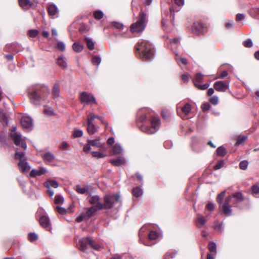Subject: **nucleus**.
Wrapping results in <instances>:
<instances>
[{
  "instance_id": "603ef678",
  "label": "nucleus",
  "mask_w": 259,
  "mask_h": 259,
  "mask_svg": "<svg viewBox=\"0 0 259 259\" xmlns=\"http://www.w3.org/2000/svg\"><path fill=\"white\" fill-rule=\"evenodd\" d=\"M216 248L217 246L215 243L214 242H210L208 244V249L209 251L211 252L216 253Z\"/></svg>"
},
{
  "instance_id": "f8f14e48",
  "label": "nucleus",
  "mask_w": 259,
  "mask_h": 259,
  "mask_svg": "<svg viewBox=\"0 0 259 259\" xmlns=\"http://www.w3.org/2000/svg\"><path fill=\"white\" fill-rule=\"evenodd\" d=\"M12 138L14 144L17 145H20L21 144V147L24 149H26L27 145L24 139H22L20 134L17 133H11L10 135Z\"/></svg>"
},
{
  "instance_id": "a18cd8bd",
  "label": "nucleus",
  "mask_w": 259,
  "mask_h": 259,
  "mask_svg": "<svg viewBox=\"0 0 259 259\" xmlns=\"http://www.w3.org/2000/svg\"><path fill=\"white\" fill-rule=\"evenodd\" d=\"M44 113L48 116L53 115L55 113L54 110L51 107H46L44 109Z\"/></svg>"
},
{
  "instance_id": "c756f323",
  "label": "nucleus",
  "mask_w": 259,
  "mask_h": 259,
  "mask_svg": "<svg viewBox=\"0 0 259 259\" xmlns=\"http://www.w3.org/2000/svg\"><path fill=\"white\" fill-rule=\"evenodd\" d=\"M19 3L23 9H25L28 6L31 7L32 6V3L29 0H19Z\"/></svg>"
},
{
  "instance_id": "58836bf2",
  "label": "nucleus",
  "mask_w": 259,
  "mask_h": 259,
  "mask_svg": "<svg viewBox=\"0 0 259 259\" xmlns=\"http://www.w3.org/2000/svg\"><path fill=\"white\" fill-rule=\"evenodd\" d=\"M158 233L155 231H151L149 233V238L151 240H154L158 237Z\"/></svg>"
},
{
  "instance_id": "bf43d9fd",
  "label": "nucleus",
  "mask_w": 259,
  "mask_h": 259,
  "mask_svg": "<svg viewBox=\"0 0 259 259\" xmlns=\"http://www.w3.org/2000/svg\"><path fill=\"white\" fill-rule=\"evenodd\" d=\"M243 46L246 48H250L252 46V42L250 39H248L243 42Z\"/></svg>"
},
{
  "instance_id": "0eeeda50",
  "label": "nucleus",
  "mask_w": 259,
  "mask_h": 259,
  "mask_svg": "<svg viewBox=\"0 0 259 259\" xmlns=\"http://www.w3.org/2000/svg\"><path fill=\"white\" fill-rule=\"evenodd\" d=\"M120 196L117 194L106 195L104 197L103 208L110 209L113 205L119 202Z\"/></svg>"
},
{
  "instance_id": "c03bdc74",
  "label": "nucleus",
  "mask_w": 259,
  "mask_h": 259,
  "mask_svg": "<svg viewBox=\"0 0 259 259\" xmlns=\"http://www.w3.org/2000/svg\"><path fill=\"white\" fill-rule=\"evenodd\" d=\"M92 156L97 158L105 157L106 155L102 152L93 151L92 152Z\"/></svg>"
},
{
  "instance_id": "a211bd4d",
  "label": "nucleus",
  "mask_w": 259,
  "mask_h": 259,
  "mask_svg": "<svg viewBox=\"0 0 259 259\" xmlns=\"http://www.w3.org/2000/svg\"><path fill=\"white\" fill-rule=\"evenodd\" d=\"M47 170L45 167H41L39 169H32L29 174V176L30 177L35 178L37 176H40L44 175L47 172Z\"/></svg>"
},
{
  "instance_id": "49530a36",
  "label": "nucleus",
  "mask_w": 259,
  "mask_h": 259,
  "mask_svg": "<svg viewBox=\"0 0 259 259\" xmlns=\"http://www.w3.org/2000/svg\"><path fill=\"white\" fill-rule=\"evenodd\" d=\"M89 245L95 250H98L101 247V246L96 244L91 238L90 239Z\"/></svg>"
},
{
  "instance_id": "3c124183",
  "label": "nucleus",
  "mask_w": 259,
  "mask_h": 259,
  "mask_svg": "<svg viewBox=\"0 0 259 259\" xmlns=\"http://www.w3.org/2000/svg\"><path fill=\"white\" fill-rule=\"evenodd\" d=\"M248 165V162L246 160L242 161L239 163V167L242 170L247 169Z\"/></svg>"
},
{
  "instance_id": "e2e57ef3",
  "label": "nucleus",
  "mask_w": 259,
  "mask_h": 259,
  "mask_svg": "<svg viewBox=\"0 0 259 259\" xmlns=\"http://www.w3.org/2000/svg\"><path fill=\"white\" fill-rule=\"evenodd\" d=\"M55 209L56 210L61 214H64L66 212V209L61 206H57Z\"/></svg>"
},
{
  "instance_id": "7c9ffc66",
  "label": "nucleus",
  "mask_w": 259,
  "mask_h": 259,
  "mask_svg": "<svg viewBox=\"0 0 259 259\" xmlns=\"http://www.w3.org/2000/svg\"><path fill=\"white\" fill-rule=\"evenodd\" d=\"M45 185L47 188H50L51 187L56 188L58 187L59 185L57 181L55 180H48L45 183Z\"/></svg>"
},
{
  "instance_id": "4468645a",
  "label": "nucleus",
  "mask_w": 259,
  "mask_h": 259,
  "mask_svg": "<svg viewBox=\"0 0 259 259\" xmlns=\"http://www.w3.org/2000/svg\"><path fill=\"white\" fill-rule=\"evenodd\" d=\"M49 15L52 18H55L58 17L59 11L56 5L54 4H49L47 7Z\"/></svg>"
},
{
  "instance_id": "c9c22d12",
  "label": "nucleus",
  "mask_w": 259,
  "mask_h": 259,
  "mask_svg": "<svg viewBox=\"0 0 259 259\" xmlns=\"http://www.w3.org/2000/svg\"><path fill=\"white\" fill-rule=\"evenodd\" d=\"M176 60L180 66L182 64L186 65L188 63L187 59L184 57H176Z\"/></svg>"
},
{
  "instance_id": "e433bc0d",
  "label": "nucleus",
  "mask_w": 259,
  "mask_h": 259,
  "mask_svg": "<svg viewBox=\"0 0 259 259\" xmlns=\"http://www.w3.org/2000/svg\"><path fill=\"white\" fill-rule=\"evenodd\" d=\"M76 191L79 194H84L89 191L87 187H81L79 185L76 186Z\"/></svg>"
},
{
  "instance_id": "5701e85b",
  "label": "nucleus",
  "mask_w": 259,
  "mask_h": 259,
  "mask_svg": "<svg viewBox=\"0 0 259 259\" xmlns=\"http://www.w3.org/2000/svg\"><path fill=\"white\" fill-rule=\"evenodd\" d=\"M98 126L94 123H88V132L89 134L92 135L98 131Z\"/></svg>"
},
{
  "instance_id": "6ab92c4d",
  "label": "nucleus",
  "mask_w": 259,
  "mask_h": 259,
  "mask_svg": "<svg viewBox=\"0 0 259 259\" xmlns=\"http://www.w3.org/2000/svg\"><path fill=\"white\" fill-rule=\"evenodd\" d=\"M206 223V220L205 217L202 215L198 214L195 221L196 226L199 228L203 227Z\"/></svg>"
},
{
  "instance_id": "cd10ccee",
  "label": "nucleus",
  "mask_w": 259,
  "mask_h": 259,
  "mask_svg": "<svg viewBox=\"0 0 259 259\" xmlns=\"http://www.w3.org/2000/svg\"><path fill=\"white\" fill-rule=\"evenodd\" d=\"M154 115L149 113L147 114H143L139 118L138 121L139 122H141L143 123V124H146V122L147 120H149L150 119V117L151 116H153Z\"/></svg>"
},
{
  "instance_id": "6e6552de",
  "label": "nucleus",
  "mask_w": 259,
  "mask_h": 259,
  "mask_svg": "<svg viewBox=\"0 0 259 259\" xmlns=\"http://www.w3.org/2000/svg\"><path fill=\"white\" fill-rule=\"evenodd\" d=\"M80 101L81 103L86 105L96 104L97 102L95 97L91 93L83 92L80 94Z\"/></svg>"
},
{
  "instance_id": "39448f33",
  "label": "nucleus",
  "mask_w": 259,
  "mask_h": 259,
  "mask_svg": "<svg viewBox=\"0 0 259 259\" xmlns=\"http://www.w3.org/2000/svg\"><path fill=\"white\" fill-rule=\"evenodd\" d=\"M139 19L135 23L132 24L130 27L131 31L132 33H140L145 29L146 24V15L144 12L139 14Z\"/></svg>"
},
{
  "instance_id": "09e8293b",
  "label": "nucleus",
  "mask_w": 259,
  "mask_h": 259,
  "mask_svg": "<svg viewBox=\"0 0 259 259\" xmlns=\"http://www.w3.org/2000/svg\"><path fill=\"white\" fill-rule=\"evenodd\" d=\"M111 25L114 28L119 30H122L123 28V25L122 23L117 22H112Z\"/></svg>"
},
{
  "instance_id": "423d86ee",
  "label": "nucleus",
  "mask_w": 259,
  "mask_h": 259,
  "mask_svg": "<svg viewBox=\"0 0 259 259\" xmlns=\"http://www.w3.org/2000/svg\"><path fill=\"white\" fill-rule=\"evenodd\" d=\"M25 154L24 152H16L15 153V158L19 159V162L18 163V167L19 170L22 172H25L28 171L30 167L29 166L28 162L24 157Z\"/></svg>"
},
{
  "instance_id": "4be33fe9",
  "label": "nucleus",
  "mask_w": 259,
  "mask_h": 259,
  "mask_svg": "<svg viewBox=\"0 0 259 259\" xmlns=\"http://www.w3.org/2000/svg\"><path fill=\"white\" fill-rule=\"evenodd\" d=\"M232 196V199L234 198V204H237L238 203L241 202L243 200V197L241 193L240 192H236L234 193Z\"/></svg>"
},
{
  "instance_id": "69168bd1",
  "label": "nucleus",
  "mask_w": 259,
  "mask_h": 259,
  "mask_svg": "<svg viewBox=\"0 0 259 259\" xmlns=\"http://www.w3.org/2000/svg\"><path fill=\"white\" fill-rule=\"evenodd\" d=\"M224 162L223 160L219 161L218 163L214 166V168L215 170H218L221 168L224 165Z\"/></svg>"
},
{
  "instance_id": "4c0bfd02",
  "label": "nucleus",
  "mask_w": 259,
  "mask_h": 259,
  "mask_svg": "<svg viewBox=\"0 0 259 259\" xmlns=\"http://www.w3.org/2000/svg\"><path fill=\"white\" fill-rule=\"evenodd\" d=\"M94 16L96 19L100 20L103 17L104 14L100 10L96 11L94 13Z\"/></svg>"
},
{
  "instance_id": "dca6fc26",
  "label": "nucleus",
  "mask_w": 259,
  "mask_h": 259,
  "mask_svg": "<svg viewBox=\"0 0 259 259\" xmlns=\"http://www.w3.org/2000/svg\"><path fill=\"white\" fill-rule=\"evenodd\" d=\"M40 225L47 231H50L52 229L49 218L46 215H42L39 219Z\"/></svg>"
},
{
  "instance_id": "393cba45",
  "label": "nucleus",
  "mask_w": 259,
  "mask_h": 259,
  "mask_svg": "<svg viewBox=\"0 0 259 259\" xmlns=\"http://www.w3.org/2000/svg\"><path fill=\"white\" fill-rule=\"evenodd\" d=\"M60 88L58 83H55L53 88L52 96L54 99L58 98L60 95Z\"/></svg>"
},
{
  "instance_id": "6e6d98bb",
  "label": "nucleus",
  "mask_w": 259,
  "mask_h": 259,
  "mask_svg": "<svg viewBox=\"0 0 259 259\" xmlns=\"http://www.w3.org/2000/svg\"><path fill=\"white\" fill-rule=\"evenodd\" d=\"M209 102L213 105H216L219 102V98L217 96H213L209 99Z\"/></svg>"
},
{
  "instance_id": "338daca9",
  "label": "nucleus",
  "mask_w": 259,
  "mask_h": 259,
  "mask_svg": "<svg viewBox=\"0 0 259 259\" xmlns=\"http://www.w3.org/2000/svg\"><path fill=\"white\" fill-rule=\"evenodd\" d=\"M182 78L183 81L185 83H187L189 81V74H188V73L184 74L182 76Z\"/></svg>"
},
{
  "instance_id": "0e129e2a",
  "label": "nucleus",
  "mask_w": 259,
  "mask_h": 259,
  "mask_svg": "<svg viewBox=\"0 0 259 259\" xmlns=\"http://www.w3.org/2000/svg\"><path fill=\"white\" fill-rule=\"evenodd\" d=\"M96 118V115L90 113L88 117V123H93V120Z\"/></svg>"
},
{
  "instance_id": "4d7b16f0",
  "label": "nucleus",
  "mask_w": 259,
  "mask_h": 259,
  "mask_svg": "<svg viewBox=\"0 0 259 259\" xmlns=\"http://www.w3.org/2000/svg\"><path fill=\"white\" fill-rule=\"evenodd\" d=\"M209 86V84L208 83H206L205 84H203L202 85L200 84L199 83H196L195 87H196L198 89L204 90L207 89Z\"/></svg>"
},
{
  "instance_id": "bb28decb",
  "label": "nucleus",
  "mask_w": 259,
  "mask_h": 259,
  "mask_svg": "<svg viewBox=\"0 0 259 259\" xmlns=\"http://www.w3.org/2000/svg\"><path fill=\"white\" fill-rule=\"evenodd\" d=\"M57 64L62 68H66L67 67V63L65 58L63 57H59L57 59Z\"/></svg>"
},
{
  "instance_id": "f03ea898",
  "label": "nucleus",
  "mask_w": 259,
  "mask_h": 259,
  "mask_svg": "<svg viewBox=\"0 0 259 259\" xmlns=\"http://www.w3.org/2000/svg\"><path fill=\"white\" fill-rule=\"evenodd\" d=\"M50 94V91L47 87L39 86L29 95L31 102L34 105L40 104L41 101L45 100Z\"/></svg>"
},
{
  "instance_id": "13d9d810",
  "label": "nucleus",
  "mask_w": 259,
  "mask_h": 259,
  "mask_svg": "<svg viewBox=\"0 0 259 259\" xmlns=\"http://www.w3.org/2000/svg\"><path fill=\"white\" fill-rule=\"evenodd\" d=\"M176 255V253L175 252H166L164 255V259H170L174 258Z\"/></svg>"
},
{
  "instance_id": "052dcab7",
  "label": "nucleus",
  "mask_w": 259,
  "mask_h": 259,
  "mask_svg": "<svg viewBox=\"0 0 259 259\" xmlns=\"http://www.w3.org/2000/svg\"><path fill=\"white\" fill-rule=\"evenodd\" d=\"M214 208V204L212 202H208L206 206V208L211 211H213Z\"/></svg>"
},
{
  "instance_id": "b1692460",
  "label": "nucleus",
  "mask_w": 259,
  "mask_h": 259,
  "mask_svg": "<svg viewBox=\"0 0 259 259\" xmlns=\"http://www.w3.org/2000/svg\"><path fill=\"white\" fill-rule=\"evenodd\" d=\"M43 159L46 162H50L55 159L54 155L50 152H48L41 155Z\"/></svg>"
},
{
  "instance_id": "72a5a7b5",
  "label": "nucleus",
  "mask_w": 259,
  "mask_h": 259,
  "mask_svg": "<svg viewBox=\"0 0 259 259\" xmlns=\"http://www.w3.org/2000/svg\"><path fill=\"white\" fill-rule=\"evenodd\" d=\"M132 193L134 196L138 197L142 195L143 191L141 188L139 187H136L133 188Z\"/></svg>"
},
{
  "instance_id": "412c9836",
  "label": "nucleus",
  "mask_w": 259,
  "mask_h": 259,
  "mask_svg": "<svg viewBox=\"0 0 259 259\" xmlns=\"http://www.w3.org/2000/svg\"><path fill=\"white\" fill-rule=\"evenodd\" d=\"M110 162L112 164L118 166L125 164L126 163V160L124 157H120L117 159L111 160Z\"/></svg>"
},
{
  "instance_id": "f704fd0d",
  "label": "nucleus",
  "mask_w": 259,
  "mask_h": 259,
  "mask_svg": "<svg viewBox=\"0 0 259 259\" xmlns=\"http://www.w3.org/2000/svg\"><path fill=\"white\" fill-rule=\"evenodd\" d=\"M217 153L218 156L224 157L226 154V149L223 146H220L217 149Z\"/></svg>"
},
{
  "instance_id": "79ce46f5",
  "label": "nucleus",
  "mask_w": 259,
  "mask_h": 259,
  "mask_svg": "<svg viewBox=\"0 0 259 259\" xmlns=\"http://www.w3.org/2000/svg\"><path fill=\"white\" fill-rule=\"evenodd\" d=\"M247 137L245 136H240L238 137L237 141L236 143V145L243 144L247 139Z\"/></svg>"
},
{
  "instance_id": "ea45409f",
  "label": "nucleus",
  "mask_w": 259,
  "mask_h": 259,
  "mask_svg": "<svg viewBox=\"0 0 259 259\" xmlns=\"http://www.w3.org/2000/svg\"><path fill=\"white\" fill-rule=\"evenodd\" d=\"M88 219L89 218L87 217L85 212H82L78 217L76 218V221L78 223H80L83 221Z\"/></svg>"
},
{
  "instance_id": "a878e982",
  "label": "nucleus",
  "mask_w": 259,
  "mask_h": 259,
  "mask_svg": "<svg viewBox=\"0 0 259 259\" xmlns=\"http://www.w3.org/2000/svg\"><path fill=\"white\" fill-rule=\"evenodd\" d=\"M100 209H97L96 207L92 206L90 208H88L86 209V211L85 212V214L87 215V217L89 219L91 217H92L93 215L95 214V213L98 210H100Z\"/></svg>"
},
{
  "instance_id": "de8ad7c7",
  "label": "nucleus",
  "mask_w": 259,
  "mask_h": 259,
  "mask_svg": "<svg viewBox=\"0 0 259 259\" xmlns=\"http://www.w3.org/2000/svg\"><path fill=\"white\" fill-rule=\"evenodd\" d=\"M64 201L63 197L60 195H56L55 197V203L56 204H62Z\"/></svg>"
},
{
  "instance_id": "680f3d73",
  "label": "nucleus",
  "mask_w": 259,
  "mask_h": 259,
  "mask_svg": "<svg viewBox=\"0 0 259 259\" xmlns=\"http://www.w3.org/2000/svg\"><path fill=\"white\" fill-rule=\"evenodd\" d=\"M57 48L61 51H64L65 49V45L62 41H58L57 43Z\"/></svg>"
},
{
  "instance_id": "5fc2aeb1",
  "label": "nucleus",
  "mask_w": 259,
  "mask_h": 259,
  "mask_svg": "<svg viewBox=\"0 0 259 259\" xmlns=\"http://www.w3.org/2000/svg\"><path fill=\"white\" fill-rule=\"evenodd\" d=\"M82 134L83 132L81 130H75L74 131L72 135L74 138H78L81 137L82 136Z\"/></svg>"
},
{
  "instance_id": "473e14b6",
  "label": "nucleus",
  "mask_w": 259,
  "mask_h": 259,
  "mask_svg": "<svg viewBox=\"0 0 259 259\" xmlns=\"http://www.w3.org/2000/svg\"><path fill=\"white\" fill-rule=\"evenodd\" d=\"M122 150V149L121 146L118 144H116L112 147L113 153L115 155L120 154Z\"/></svg>"
},
{
  "instance_id": "774afa93",
  "label": "nucleus",
  "mask_w": 259,
  "mask_h": 259,
  "mask_svg": "<svg viewBox=\"0 0 259 259\" xmlns=\"http://www.w3.org/2000/svg\"><path fill=\"white\" fill-rule=\"evenodd\" d=\"M251 190L253 193L257 194L259 193V186L254 185L251 188Z\"/></svg>"
},
{
  "instance_id": "2eb2a0df",
  "label": "nucleus",
  "mask_w": 259,
  "mask_h": 259,
  "mask_svg": "<svg viewBox=\"0 0 259 259\" xmlns=\"http://www.w3.org/2000/svg\"><path fill=\"white\" fill-rule=\"evenodd\" d=\"M89 202L91 204H93L94 207H96L98 209L102 210L103 209V203L100 201V198L99 196L95 195L92 196Z\"/></svg>"
},
{
  "instance_id": "ddd939ff",
  "label": "nucleus",
  "mask_w": 259,
  "mask_h": 259,
  "mask_svg": "<svg viewBox=\"0 0 259 259\" xmlns=\"http://www.w3.org/2000/svg\"><path fill=\"white\" fill-rule=\"evenodd\" d=\"M21 124L24 129L31 131L33 128L32 119L29 116H23L21 118Z\"/></svg>"
},
{
  "instance_id": "c85d7f7f",
  "label": "nucleus",
  "mask_w": 259,
  "mask_h": 259,
  "mask_svg": "<svg viewBox=\"0 0 259 259\" xmlns=\"http://www.w3.org/2000/svg\"><path fill=\"white\" fill-rule=\"evenodd\" d=\"M72 49L75 52L79 53L83 50V46L79 42H76L73 44Z\"/></svg>"
},
{
  "instance_id": "2f4dec72",
  "label": "nucleus",
  "mask_w": 259,
  "mask_h": 259,
  "mask_svg": "<svg viewBox=\"0 0 259 259\" xmlns=\"http://www.w3.org/2000/svg\"><path fill=\"white\" fill-rule=\"evenodd\" d=\"M203 79V75L202 73H198L195 75V78L193 80V82L195 86L196 85V83H200L202 81Z\"/></svg>"
},
{
  "instance_id": "9b49d317",
  "label": "nucleus",
  "mask_w": 259,
  "mask_h": 259,
  "mask_svg": "<svg viewBox=\"0 0 259 259\" xmlns=\"http://www.w3.org/2000/svg\"><path fill=\"white\" fill-rule=\"evenodd\" d=\"M206 27L204 23L198 21L194 23L192 26V31L194 34L200 35L206 31Z\"/></svg>"
},
{
  "instance_id": "a19ab883",
  "label": "nucleus",
  "mask_w": 259,
  "mask_h": 259,
  "mask_svg": "<svg viewBox=\"0 0 259 259\" xmlns=\"http://www.w3.org/2000/svg\"><path fill=\"white\" fill-rule=\"evenodd\" d=\"M92 62L94 65L98 66L101 62V58L98 56H95L92 58Z\"/></svg>"
},
{
  "instance_id": "7ed1b4c3",
  "label": "nucleus",
  "mask_w": 259,
  "mask_h": 259,
  "mask_svg": "<svg viewBox=\"0 0 259 259\" xmlns=\"http://www.w3.org/2000/svg\"><path fill=\"white\" fill-rule=\"evenodd\" d=\"M149 121V125L143 124L140 126V129L147 134H153L157 132L160 128L161 124L160 119L155 116H151Z\"/></svg>"
},
{
  "instance_id": "37998d69",
  "label": "nucleus",
  "mask_w": 259,
  "mask_h": 259,
  "mask_svg": "<svg viewBox=\"0 0 259 259\" xmlns=\"http://www.w3.org/2000/svg\"><path fill=\"white\" fill-rule=\"evenodd\" d=\"M85 41L87 42V45L89 49L92 50L94 49V42L90 38L86 37Z\"/></svg>"
},
{
  "instance_id": "864d4df0",
  "label": "nucleus",
  "mask_w": 259,
  "mask_h": 259,
  "mask_svg": "<svg viewBox=\"0 0 259 259\" xmlns=\"http://www.w3.org/2000/svg\"><path fill=\"white\" fill-rule=\"evenodd\" d=\"M38 238L37 235L34 233H29L28 235L29 240L31 242L36 240Z\"/></svg>"
},
{
  "instance_id": "aec40b11",
  "label": "nucleus",
  "mask_w": 259,
  "mask_h": 259,
  "mask_svg": "<svg viewBox=\"0 0 259 259\" xmlns=\"http://www.w3.org/2000/svg\"><path fill=\"white\" fill-rule=\"evenodd\" d=\"M90 238H82L78 241L79 248L80 250H85L89 243Z\"/></svg>"
},
{
  "instance_id": "1a4fd4ad",
  "label": "nucleus",
  "mask_w": 259,
  "mask_h": 259,
  "mask_svg": "<svg viewBox=\"0 0 259 259\" xmlns=\"http://www.w3.org/2000/svg\"><path fill=\"white\" fill-rule=\"evenodd\" d=\"M178 114L183 118H185L191 111L192 108L191 105L189 103H186L182 106V103H180L177 105Z\"/></svg>"
},
{
  "instance_id": "f3484780",
  "label": "nucleus",
  "mask_w": 259,
  "mask_h": 259,
  "mask_svg": "<svg viewBox=\"0 0 259 259\" xmlns=\"http://www.w3.org/2000/svg\"><path fill=\"white\" fill-rule=\"evenodd\" d=\"M88 143H89L92 146L99 148L102 150H106L105 144H102L100 142V139L98 137L94 140H89Z\"/></svg>"
},
{
  "instance_id": "20e7f679",
  "label": "nucleus",
  "mask_w": 259,
  "mask_h": 259,
  "mask_svg": "<svg viewBox=\"0 0 259 259\" xmlns=\"http://www.w3.org/2000/svg\"><path fill=\"white\" fill-rule=\"evenodd\" d=\"M226 194V191H222L217 196V201L220 204V208L222 209L224 214L227 215H231L232 214L231 205L230 201L232 199V196H229L225 198V201L223 202V198Z\"/></svg>"
},
{
  "instance_id": "8fccbe9b",
  "label": "nucleus",
  "mask_w": 259,
  "mask_h": 259,
  "mask_svg": "<svg viewBox=\"0 0 259 259\" xmlns=\"http://www.w3.org/2000/svg\"><path fill=\"white\" fill-rule=\"evenodd\" d=\"M38 34V31L36 29L29 30L28 34L31 37H35Z\"/></svg>"
},
{
  "instance_id": "f257e3e1",
  "label": "nucleus",
  "mask_w": 259,
  "mask_h": 259,
  "mask_svg": "<svg viewBox=\"0 0 259 259\" xmlns=\"http://www.w3.org/2000/svg\"><path fill=\"white\" fill-rule=\"evenodd\" d=\"M136 54L143 60H148L153 56L151 45L147 40L140 39L135 46Z\"/></svg>"
},
{
  "instance_id": "9d476101",
  "label": "nucleus",
  "mask_w": 259,
  "mask_h": 259,
  "mask_svg": "<svg viewBox=\"0 0 259 259\" xmlns=\"http://www.w3.org/2000/svg\"><path fill=\"white\" fill-rule=\"evenodd\" d=\"M229 84L228 80L218 81L214 83L213 88L218 92H225L229 89Z\"/></svg>"
}]
</instances>
